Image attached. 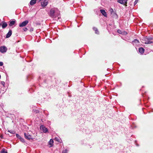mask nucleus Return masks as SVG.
I'll return each mask as SVG.
<instances>
[{
	"label": "nucleus",
	"instance_id": "c85d7f7f",
	"mask_svg": "<svg viewBox=\"0 0 153 153\" xmlns=\"http://www.w3.org/2000/svg\"><path fill=\"white\" fill-rule=\"evenodd\" d=\"M23 30L24 31H26L28 30V29L27 28L25 27L23 28Z\"/></svg>",
	"mask_w": 153,
	"mask_h": 153
},
{
	"label": "nucleus",
	"instance_id": "39448f33",
	"mask_svg": "<svg viewBox=\"0 0 153 153\" xmlns=\"http://www.w3.org/2000/svg\"><path fill=\"white\" fill-rule=\"evenodd\" d=\"M28 23V20H25L19 24V26L20 27H23L25 26Z\"/></svg>",
	"mask_w": 153,
	"mask_h": 153
},
{
	"label": "nucleus",
	"instance_id": "c9c22d12",
	"mask_svg": "<svg viewBox=\"0 0 153 153\" xmlns=\"http://www.w3.org/2000/svg\"><path fill=\"white\" fill-rule=\"evenodd\" d=\"M8 132H10V130H8Z\"/></svg>",
	"mask_w": 153,
	"mask_h": 153
},
{
	"label": "nucleus",
	"instance_id": "2f4dec72",
	"mask_svg": "<svg viewBox=\"0 0 153 153\" xmlns=\"http://www.w3.org/2000/svg\"><path fill=\"white\" fill-rule=\"evenodd\" d=\"M138 0H136L134 3V5H135L137 3Z\"/></svg>",
	"mask_w": 153,
	"mask_h": 153
},
{
	"label": "nucleus",
	"instance_id": "f03ea898",
	"mask_svg": "<svg viewBox=\"0 0 153 153\" xmlns=\"http://www.w3.org/2000/svg\"><path fill=\"white\" fill-rule=\"evenodd\" d=\"M7 48L5 46L0 47V52L2 53H4L6 52Z\"/></svg>",
	"mask_w": 153,
	"mask_h": 153
},
{
	"label": "nucleus",
	"instance_id": "c756f323",
	"mask_svg": "<svg viewBox=\"0 0 153 153\" xmlns=\"http://www.w3.org/2000/svg\"><path fill=\"white\" fill-rule=\"evenodd\" d=\"M33 30V28L32 27H31L30 29V32H32Z\"/></svg>",
	"mask_w": 153,
	"mask_h": 153
},
{
	"label": "nucleus",
	"instance_id": "2eb2a0df",
	"mask_svg": "<svg viewBox=\"0 0 153 153\" xmlns=\"http://www.w3.org/2000/svg\"><path fill=\"white\" fill-rule=\"evenodd\" d=\"M53 140L52 139H50V140L49 141V143L50 145H51V146H53Z\"/></svg>",
	"mask_w": 153,
	"mask_h": 153
},
{
	"label": "nucleus",
	"instance_id": "5701e85b",
	"mask_svg": "<svg viewBox=\"0 0 153 153\" xmlns=\"http://www.w3.org/2000/svg\"><path fill=\"white\" fill-rule=\"evenodd\" d=\"M68 151L67 149H65L62 151V153H67Z\"/></svg>",
	"mask_w": 153,
	"mask_h": 153
},
{
	"label": "nucleus",
	"instance_id": "0eeeda50",
	"mask_svg": "<svg viewBox=\"0 0 153 153\" xmlns=\"http://www.w3.org/2000/svg\"><path fill=\"white\" fill-rule=\"evenodd\" d=\"M100 11L101 13L105 17H107V13L105 12V10H104L102 9L100 10Z\"/></svg>",
	"mask_w": 153,
	"mask_h": 153
},
{
	"label": "nucleus",
	"instance_id": "473e14b6",
	"mask_svg": "<svg viewBox=\"0 0 153 153\" xmlns=\"http://www.w3.org/2000/svg\"><path fill=\"white\" fill-rule=\"evenodd\" d=\"M12 34V31L11 30H10V36H11Z\"/></svg>",
	"mask_w": 153,
	"mask_h": 153
},
{
	"label": "nucleus",
	"instance_id": "e433bc0d",
	"mask_svg": "<svg viewBox=\"0 0 153 153\" xmlns=\"http://www.w3.org/2000/svg\"><path fill=\"white\" fill-rule=\"evenodd\" d=\"M10 133H13V132H11L10 131Z\"/></svg>",
	"mask_w": 153,
	"mask_h": 153
},
{
	"label": "nucleus",
	"instance_id": "9d476101",
	"mask_svg": "<svg viewBox=\"0 0 153 153\" xmlns=\"http://www.w3.org/2000/svg\"><path fill=\"white\" fill-rule=\"evenodd\" d=\"M16 22V20L15 19L10 20V27L12 26L13 25H14Z\"/></svg>",
	"mask_w": 153,
	"mask_h": 153
},
{
	"label": "nucleus",
	"instance_id": "ddd939ff",
	"mask_svg": "<svg viewBox=\"0 0 153 153\" xmlns=\"http://www.w3.org/2000/svg\"><path fill=\"white\" fill-rule=\"evenodd\" d=\"M93 29L95 31V33L96 34H99V32L98 31L97 28L95 27H93Z\"/></svg>",
	"mask_w": 153,
	"mask_h": 153
},
{
	"label": "nucleus",
	"instance_id": "f8f14e48",
	"mask_svg": "<svg viewBox=\"0 0 153 153\" xmlns=\"http://www.w3.org/2000/svg\"><path fill=\"white\" fill-rule=\"evenodd\" d=\"M132 43L134 45L135 44H138L139 43V41L137 39H135L132 42Z\"/></svg>",
	"mask_w": 153,
	"mask_h": 153
},
{
	"label": "nucleus",
	"instance_id": "f3484780",
	"mask_svg": "<svg viewBox=\"0 0 153 153\" xmlns=\"http://www.w3.org/2000/svg\"><path fill=\"white\" fill-rule=\"evenodd\" d=\"M117 2L121 4L124 5L123 0H117Z\"/></svg>",
	"mask_w": 153,
	"mask_h": 153
},
{
	"label": "nucleus",
	"instance_id": "58836bf2",
	"mask_svg": "<svg viewBox=\"0 0 153 153\" xmlns=\"http://www.w3.org/2000/svg\"><path fill=\"white\" fill-rule=\"evenodd\" d=\"M39 0V1H41V0Z\"/></svg>",
	"mask_w": 153,
	"mask_h": 153
},
{
	"label": "nucleus",
	"instance_id": "f704fd0d",
	"mask_svg": "<svg viewBox=\"0 0 153 153\" xmlns=\"http://www.w3.org/2000/svg\"><path fill=\"white\" fill-rule=\"evenodd\" d=\"M59 17H58V20H59Z\"/></svg>",
	"mask_w": 153,
	"mask_h": 153
},
{
	"label": "nucleus",
	"instance_id": "aec40b11",
	"mask_svg": "<svg viewBox=\"0 0 153 153\" xmlns=\"http://www.w3.org/2000/svg\"><path fill=\"white\" fill-rule=\"evenodd\" d=\"M10 37V30H9L6 36V38H8Z\"/></svg>",
	"mask_w": 153,
	"mask_h": 153
},
{
	"label": "nucleus",
	"instance_id": "423d86ee",
	"mask_svg": "<svg viewBox=\"0 0 153 153\" xmlns=\"http://www.w3.org/2000/svg\"><path fill=\"white\" fill-rule=\"evenodd\" d=\"M144 40L145 41L144 43L146 44H151L152 43V41H150L148 39L147 37H144Z\"/></svg>",
	"mask_w": 153,
	"mask_h": 153
},
{
	"label": "nucleus",
	"instance_id": "a211bd4d",
	"mask_svg": "<svg viewBox=\"0 0 153 153\" xmlns=\"http://www.w3.org/2000/svg\"><path fill=\"white\" fill-rule=\"evenodd\" d=\"M128 0H123L124 5L125 6H127V1Z\"/></svg>",
	"mask_w": 153,
	"mask_h": 153
},
{
	"label": "nucleus",
	"instance_id": "6e6552de",
	"mask_svg": "<svg viewBox=\"0 0 153 153\" xmlns=\"http://www.w3.org/2000/svg\"><path fill=\"white\" fill-rule=\"evenodd\" d=\"M48 4V2L46 1H44L43 2H42L41 4L42 7H44L46 6Z\"/></svg>",
	"mask_w": 153,
	"mask_h": 153
},
{
	"label": "nucleus",
	"instance_id": "f257e3e1",
	"mask_svg": "<svg viewBox=\"0 0 153 153\" xmlns=\"http://www.w3.org/2000/svg\"><path fill=\"white\" fill-rule=\"evenodd\" d=\"M58 13H59V11L58 10L57 8H52L50 10L49 16L51 17L54 19L56 18V16H57L56 13L57 14Z\"/></svg>",
	"mask_w": 153,
	"mask_h": 153
},
{
	"label": "nucleus",
	"instance_id": "7ed1b4c3",
	"mask_svg": "<svg viewBox=\"0 0 153 153\" xmlns=\"http://www.w3.org/2000/svg\"><path fill=\"white\" fill-rule=\"evenodd\" d=\"M24 136L25 138L27 139L30 140L33 139L32 136L29 133H25Z\"/></svg>",
	"mask_w": 153,
	"mask_h": 153
},
{
	"label": "nucleus",
	"instance_id": "72a5a7b5",
	"mask_svg": "<svg viewBox=\"0 0 153 153\" xmlns=\"http://www.w3.org/2000/svg\"><path fill=\"white\" fill-rule=\"evenodd\" d=\"M110 11H113V9H112V8H111V9H110Z\"/></svg>",
	"mask_w": 153,
	"mask_h": 153
},
{
	"label": "nucleus",
	"instance_id": "6ab92c4d",
	"mask_svg": "<svg viewBox=\"0 0 153 153\" xmlns=\"http://www.w3.org/2000/svg\"><path fill=\"white\" fill-rule=\"evenodd\" d=\"M148 40H149L150 41H151L152 40L153 38L152 36H149L147 37Z\"/></svg>",
	"mask_w": 153,
	"mask_h": 153
},
{
	"label": "nucleus",
	"instance_id": "a878e982",
	"mask_svg": "<svg viewBox=\"0 0 153 153\" xmlns=\"http://www.w3.org/2000/svg\"><path fill=\"white\" fill-rule=\"evenodd\" d=\"M127 34V33L125 31H123L122 34L126 35Z\"/></svg>",
	"mask_w": 153,
	"mask_h": 153
},
{
	"label": "nucleus",
	"instance_id": "9b49d317",
	"mask_svg": "<svg viewBox=\"0 0 153 153\" xmlns=\"http://www.w3.org/2000/svg\"><path fill=\"white\" fill-rule=\"evenodd\" d=\"M36 0H31L30 2V5H33L36 3Z\"/></svg>",
	"mask_w": 153,
	"mask_h": 153
},
{
	"label": "nucleus",
	"instance_id": "4c0bfd02",
	"mask_svg": "<svg viewBox=\"0 0 153 153\" xmlns=\"http://www.w3.org/2000/svg\"><path fill=\"white\" fill-rule=\"evenodd\" d=\"M1 24H0V26H1Z\"/></svg>",
	"mask_w": 153,
	"mask_h": 153
},
{
	"label": "nucleus",
	"instance_id": "393cba45",
	"mask_svg": "<svg viewBox=\"0 0 153 153\" xmlns=\"http://www.w3.org/2000/svg\"><path fill=\"white\" fill-rule=\"evenodd\" d=\"M55 140L58 141V142H60V140L58 137H56L55 138Z\"/></svg>",
	"mask_w": 153,
	"mask_h": 153
},
{
	"label": "nucleus",
	"instance_id": "4468645a",
	"mask_svg": "<svg viewBox=\"0 0 153 153\" xmlns=\"http://www.w3.org/2000/svg\"><path fill=\"white\" fill-rule=\"evenodd\" d=\"M7 26V23L6 22H4L2 25V27L3 28H5Z\"/></svg>",
	"mask_w": 153,
	"mask_h": 153
},
{
	"label": "nucleus",
	"instance_id": "dca6fc26",
	"mask_svg": "<svg viewBox=\"0 0 153 153\" xmlns=\"http://www.w3.org/2000/svg\"><path fill=\"white\" fill-rule=\"evenodd\" d=\"M1 153H7V150L4 149H3L1 151Z\"/></svg>",
	"mask_w": 153,
	"mask_h": 153
},
{
	"label": "nucleus",
	"instance_id": "cd10ccee",
	"mask_svg": "<svg viewBox=\"0 0 153 153\" xmlns=\"http://www.w3.org/2000/svg\"><path fill=\"white\" fill-rule=\"evenodd\" d=\"M16 137L19 139L21 137L18 134H16Z\"/></svg>",
	"mask_w": 153,
	"mask_h": 153
},
{
	"label": "nucleus",
	"instance_id": "20e7f679",
	"mask_svg": "<svg viewBox=\"0 0 153 153\" xmlns=\"http://www.w3.org/2000/svg\"><path fill=\"white\" fill-rule=\"evenodd\" d=\"M40 129L43 131L44 133H46L47 132H48V129L43 125H41L40 126Z\"/></svg>",
	"mask_w": 153,
	"mask_h": 153
},
{
	"label": "nucleus",
	"instance_id": "bb28decb",
	"mask_svg": "<svg viewBox=\"0 0 153 153\" xmlns=\"http://www.w3.org/2000/svg\"><path fill=\"white\" fill-rule=\"evenodd\" d=\"M33 111L34 112H36V113H38L39 112V110H33Z\"/></svg>",
	"mask_w": 153,
	"mask_h": 153
},
{
	"label": "nucleus",
	"instance_id": "1a4fd4ad",
	"mask_svg": "<svg viewBox=\"0 0 153 153\" xmlns=\"http://www.w3.org/2000/svg\"><path fill=\"white\" fill-rule=\"evenodd\" d=\"M145 50L143 48H140L139 49V52L141 54H143Z\"/></svg>",
	"mask_w": 153,
	"mask_h": 153
},
{
	"label": "nucleus",
	"instance_id": "7c9ffc66",
	"mask_svg": "<svg viewBox=\"0 0 153 153\" xmlns=\"http://www.w3.org/2000/svg\"><path fill=\"white\" fill-rule=\"evenodd\" d=\"M3 65V63L2 62H0V66H2Z\"/></svg>",
	"mask_w": 153,
	"mask_h": 153
},
{
	"label": "nucleus",
	"instance_id": "4be33fe9",
	"mask_svg": "<svg viewBox=\"0 0 153 153\" xmlns=\"http://www.w3.org/2000/svg\"><path fill=\"white\" fill-rule=\"evenodd\" d=\"M19 139L23 143H24L25 142L24 139L22 138V137H21L20 138H19Z\"/></svg>",
	"mask_w": 153,
	"mask_h": 153
},
{
	"label": "nucleus",
	"instance_id": "412c9836",
	"mask_svg": "<svg viewBox=\"0 0 153 153\" xmlns=\"http://www.w3.org/2000/svg\"><path fill=\"white\" fill-rule=\"evenodd\" d=\"M0 84L2 86L4 87L5 84V82L3 81H2L0 83Z\"/></svg>",
	"mask_w": 153,
	"mask_h": 153
},
{
	"label": "nucleus",
	"instance_id": "b1692460",
	"mask_svg": "<svg viewBox=\"0 0 153 153\" xmlns=\"http://www.w3.org/2000/svg\"><path fill=\"white\" fill-rule=\"evenodd\" d=\"M117 32L118 33H119L120 34H122V32L123 31L120 30H117Z\"/></svg>",
	"mask_w": 153,
	"mask_h": 153
}]
</instances>
